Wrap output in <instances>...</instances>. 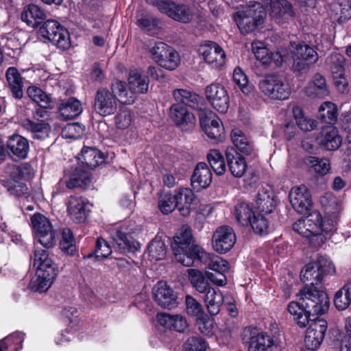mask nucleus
Segmentation results:
<instances>
[{
	"mask_svg": "<svg viewBox=\"0 0 351 351\" xmlns=\"http://www.w3.org/2000/svg\"><path fill=\"white\" fill-rule=\"evenodd\" d=\"M276 201L271 190L261 189L258 191L256 199V208L261 213L265 214L271 213L276 207Z\"/></svg>",
	"mask_w": 351,
	"mask_h": 351,
	"instance_id": "nucleus-35",
	"label": "nucleus"
},
{
	"mask_svg": "<svg viewBox=\"0 0 351 351\" xmlns=\"http://www.w3.org/2000/svg\"><path fill=\"white\" fill-rule=\"evenodd\" d=\"M171 248L176 261L186 267L202 262L207 256L202 247L194 243L191 229L181 230L173 238Z\"/></svg>",
	"mask_w": 351,
	"mask_h": 351,
	"instance_id": "nucleus-2",
	"label": "nucleus"
},
{
	"mask_svg": "<svg viewBox=\"0 0 351 351\" xmlns=\"http://www.w3.org/2000/svg\"><path fill=\"white\" fill-rule=\"evenodd\" d=\"M5 77L12 95L16 99H21L23 96V78L16 67H9L5 73Z\"/></svg>",
	"mask_w": 351,
	"mask_h": 351,
	"instance_id": "nucleus-36",
	"label": "nucleus"
},
{
	"mask_svg": "<svg viewBox=\"0 0 351 351\" xmlns=\"http://www.w3.org/2000/svg\"><path fill=\"white\" fill-rule=\"evenodd\" d=\"M149 256L155 261L162 260L167 254V247L162 239L156 236L148 245Z\"/></svg>",
	"mask_w": 351,
	"mask_h": 351,
	"instance_id": "nucleus-50",
	"label": "nucleus"
},
{
	"mask_svg": "<svg viewBox=\"0 0 351 351\" xmlns=\"http://www.w3.org/2000/svg\"><path fill=\"white\" fill-rule=\"evenodd\" d=\"M249 225L257 234L264 235L269 232V226L267 219L260 213L254 214Z\"/></svg>",
	"mask_w": 351,
	"mask_h": 351,
	"instance_id": "nucleus-56",
	"label": "nucleus"
},
{
	"mask_svg": "<svg viewBox=\"0 0 351 351\" xmlns=\"http://www.w3.org/2000/svg\"><path fill=\"white\" fill-rule=\"evenodd\" d=\"M7 149L12 155L19 159H25L29 152V142L23 136L14 134L10 136L6 142Z\"/></svg>",
	"mask_w": 351,
	"mask_h": 351,
	"instance_id": "nucleus-29",
	"label": "nucleus"
},
{
	"mask_svg": "<svg viewBox=\"0 0 351 351\" xmlns=\"http://www.w3.org/2000/svg\"><path fill=\"white\" fill-rule=\"evenodd\" d=\"M184 351H206V344L204 339L198 336H192L184 343Z\"/></svg>",
	"mask_w": 351,
	"mask_h": 351,
	"instance_id": "nucleus-60",
	"label": "nucleus"
},
{
	"mask_svg": "<svg viewBox=\"0 0 351 351\" xmlns=\"http://www.w3.org/2000/svg\"><path fill=\"white\" fill-rule=\"evenodd\" d=\"M128 87L133 93H146L149 88V80L142 76L138 70H131L128 74Z\"/></svg>",
	"mask_w": 351,
	"mask_h": 351,
	"instance_id": "nucleus-38",
	"label": "nucleus"
},
{
	"mask_svg": "<svg viewBox=\"0 0 351 351\" xmlns=\"http://www.w3.org/2000/svg\"><path fill=\"white\" fill-rule=\"evenodd\" d=\"M58 116L60 119L66 121L79 116L82 107L79 100L74 97L62 100L58 106Z\"/></svg>",
	"mask_w": 351,
	"mask_h": 351,
	"instance_id": "nucleus-30",
	"label": "nucleus"
},
{
	"mask_svg": "<svg viewBox=\"0 0 351 351\" xmlns=\"http://www.w3.org/2000/svg\"><path fill=\"white\" fill-rule=\"evenodd\" d=\"M208 162L214 171L218 175H223L226 169L224 158L221 153L217 149H212L207 154Z\"/></svg>",
	"mask_w": 351,
	"mask_h": 351,
	"instance_id": "nucleus-51",
	"label": "nucleus"
},
{
	"mask_svg": "<svg viewBox=\"0 0 351 351\" xmlns=\"http://www.w3.org/2000/svg\"><path fill=\"white\" fill-rule=\"evenodd\" d=\"M46 18L47 14L45 10L33 3L26 5L21 15V20L32 28L40 26Z\"/></svg>",
	"mask_w": 351,
	"mask_h": 351,
	"instance_id": "nucleus-26",
	"label": "nucleus"
},
{
	"mask_svg": "<svg viewBox=\"0 0 351 351\" xmlns=\"http://www.w3.org/2000/svg\"><path fill=\"white\" fill-rule=\"evenodd\" d=\"M204 293V302L208 313L211 315H217L224 301L222 293L219 290L211 288Z\"/></svg>",
	"mask_w": 351,
	"mask_h": 351,
	"instance_id": "nucleus-40",
	"label": "nucleus"
},
{
	"mask_svg": "<svg viewBox=\"0 0 351 351\" xmlns=\"http://www.w3.org/2000/svg\"><path fill=\"white\" fill-rule=\"evenodd\" d=\"M231 139L235 147L245 155L250 156L254 154V147L252 141L239 129L231 132Z\"/></svg>",
	"mask_w": 351,
	"mask_h": 351,
	"instance_id": "nucleus-37",
	"label": "nucleus"
},
{
	"mask_svg": "<svg viewBox=\"0 0 351 351\" xmlns=\"http://www.w3.org/2000/svg\"><path fill=\"white\" fill-rule=\"evenodd\" d=\"M266 5H269V14L278 23H285L295 17V11L288 0H261Z\"/></svg>",
	"mask_w": 351,
	"mask_h": 351,
	"instance_id": "nucleus-13",
	"label": "nucleus"
},
{
	"mask_svg": "<svg viewBox=\"0 0 351 351\" xmlns=\"http://www.w3.org/2000/svg\"><path fill=\"white\" fill-rule=\"evenodd\" d=\"M236 242V235L233 229L229 226L218 228L212 238L213 249L219 254L229 252Z\"/></svg>",
	"mask_w": 351,
	"mask_h": 351,
	"instance_id": "nucleus-17",
	"label": "nucleus"
},
{
	"mask_svg": "<svg viewBox=\"0 0 351 351\" xmlns=\"http://www.w3.org/2000/svg\"><path fill=\"white\" fill-rule=\"evenodd\" d=\"M291 45L293 57L300 58L313 63H316L318 60V54L313 47L304 42L294 45L291 43Z\"/></svg>",
	"mask_w": 351,
	"mask_h": 351,
	"instance_id": "nucleus-43",
	"label": "nucleus"
},
{
	"mask_svg": "<svg viewBox=\"0 0 351 351\" xmlns=\"http://www.w3.org/2000/svg\"><path fill=\"white\" fill-rule=\"evenodd\" d=\"M27 93L29 97L36 103L41 108H49L52 103L51 97L40 88L30 86Z\"/></svg>",
	"mask_w": 351,
	"mask_h": 351,
	"instance_id": "nucleus-49",
	"label": "nucleus"
},
{
	"mask_svg": "<svg viewBox=\"0 0 351 351\" xmlns=\"http://www.w3.org/2000/svg\"><path fill=\"white\" fill-rule=\"evenodd\" d=\"M292 226L294 231L305 237H310L313 235L312 227H310L308 221L304 220L303 218L298 219Z\"/></svg>",
	"mask_w": 351,
	"mask_h": 351,
	"instance_id": "nucleus-62",
	"label": "nucleus"
},
{
	"mask_svg": "<svg viewBox=\"0 0 351 351\" xmlns=\"http://www.w3.org/2000/svg\"><path fill=\"white\" fill-rule=\"evenodd\" d=\"M173 195L177 204L176 207L182 216H189L191 211L196 208L198 199L191 189H180Z\"/></svg>",
	"mask_w": 351,
	"mask_h": 351,
	"instance_id": "nucleus-22",
	"label": "nucleus"
},
{
	"mask_svg": "<svg viewBox=\"0 0 351 351\" xmlns=\"http://www.w3.org/2000/svg\"><path fill=\"white\" fill-rule=\"evenodd\" d=\"M153 297L162 308H173L178 306L176 293L166 282L160 281L153 288Z\"/></svg>",
	"mask_w": 351,
	"mask_h": 351,
	"instance_id": "nucleus-20",
	"label": "nucleus"
},
{
	"mask_svg": "<svg viewBox=\"0 0 351 351\" xmlns=\"http://www.w3.org/2000/svg\"><path fill=\"white\" fill-rule=\"evenodd\" d=\"M91 182L92 176L90 171L81 167H75L64 171L63 177L60 180L58 186L60 189L65 186L69 190H85Z\"/></svg>",
	"mask_w": 351,
	"mask_h": 351,
	"instance_id": "nucleus-10",
	"label": "nucleus"
},
{
	"mask_svg": "<svg viewBox=\"0 0 351 351\" xmlns=\"http://www.w3.org/2000/svg\"><path fill=\"white\" fill-rule=\"evenodd\" d=\"M293 209L300 214H306L312 206L311 195L304 185L291 188L289 195Z\"/></svg>",
	"mask_w": 351,
	"mask_h": 351,
	"instance_id": "nucleus-18",
	"label": "nucleus"
},
{
	"mask_svg": "<svg viewBox=\"0 0 351 351\" xmlns=\"http://www.w3.org/2000/svg\"><path fill=\"white\" fill-rule=\"evenodd\" d=\"M127 86L125 82L117 80L111 87L114 97L121 104L129 101Z\"/></svg>",
	"mask_w": 351,
	"mask_h": 351,
	"instance_id": "nucleus-59",
	"label": "nucleus"
},
{
	"mask_svg": "<svg viewBox=\"0 0 351 351\" xmlns=\"http://www.w3.org/2000/svg\"><path fill=\"white\" fill-rule=\"evenodd\" d=\"M31 224L33 232L43 247L51 248L56 245V232L47 217L40 213H36L31 217Z\"/></svg>",
	"mask_w": 351,
	"mask_h": 351,
	"instance_id": "nucleus-7",
	"label": "nucleus"
},
{
	"mask_svg": "<svg viewBox=\"0 0 351 351\" xmlns=\"http://www.w3.org/2000/svg\"><path fill=\"white\" fill-rule=\"evenodd\" d=\"M267 12L260 3H254L234 13L233 19L240 32L247 34L264 23Z\"/></svg>",
	"mask_w": 351,
	"mask_h": 351,
	"instance_id": "nucleus-4",
	"label": "nucleus"
},
{
	"mask_svg": "<svg viewBox=\"0 0 351 351\" xmlns=\"http://www.w3.org/2000/svg\"><path fill=\"white\" fill-rule=\"evenodd\" d=\"M296 296V301L289 303L287 311L301 328L306 326L312 317L323 315L329 308V298L326 292L315 293L309 289L300 290Z\"/></svg>",
	"mask_w": 351,
	"mask_h": 351,
	"instance_id": "nucleus-1",
	"label": "nucleus"
},
{
	"mask_svg": "<svg viewBox=\"0 0 351 351\" xmlns=\"http://www.w3.org/2000/svg\"><path fill=\"white\" fill-rule=\"evenodd\" d=\"M237 221L243 226H249L254 214H256L246 203H239L235 206L234 212Z\"/></svg>",
	"mask_w": 351,
	"mask_h": 351,
	"instance_id": "nucleus-52",
	"label": "nucleus"
},
{
	"mask_svg": "<svg viewBox=\"0 0 351 351\" xmlns=\"http://www.w3.org/2000/svg\"><path fill=\"white\" fill-rule=\"evenodd\" d=\"M226 157L231 174L236 178L242 177L247 167L245 158L234 149L227 150Z\"/></svg>",
	"mask_w": 351,
	"mask_h": 351,
	"instance_id": "nucleus-28",
	"label": "nucleus"
},
{
	"mask_svg": "<svg viewBox=\"0 0 351 351\" xmlns=\"http://www.w3.org/2000/svg\"><path fill=\"white\" fill-rule=\"evenodd\" d=\"M67 210L71 219L76 223L84 222L89 212L85 200L82 197L74 195L68 199Z\"/></svg>",
	"mask_w": 351,
	"mask_h": 351,
	"instance_id": "nucleus-24",
	"label": "nucleus"
},
{
	"mask_svg": "<svg viewBox=\"0 0 351 351\" xmlns=\"http://www.w3.org/2000/svg\"><path fill=\"white\" fill-rule=\"evenodd\" d=\"M109 256L110 244L103 237H99L96 240L94 251L84 256V258H94L96 261H102L107 259Z\"/></svg>",
	"mask_w": 351,
	"mask_h": 351,
	"instance_id": "nucleus-46",
	"label": "nucleus"
},
{
	"mask_svg": "<svg viewBox=\"0 0 351 351\" xmlns=\"http://www.w3.org/2000/svg\"><path fill=\"white\" fill-rule=\"evenodd\" d=\"M199 55L213 68H220L226 61V53L216 43L204 41L198 49Z\"/></svg>",
	"mask_w": 351,
	"mask_h": 351,
	"instance_id": "nucleus-14",
	"label": "nucleus"
},
{
	"mask_svg": "<svg viewBox=\"0 0 351 351\" xmlns=\"http://www.w3.org/2000/svg\"><path fill=\"white\" fill-rule=\"evenodd\" d=\"M77 158L89 169H95L104 162L106 156L95 147L84 146Z\"/></svg>",
	"mask_w": 351,
	"mask_h": 351,
	"instance_id": "nucleus-25",
	"label": "nucleus"
},
{
	"mask_svg": "<svg viewBox=\"0 0 351 351\" xmlns=\"http://www.w3.org/2000/svg\"><path fill=\"white\" fill-rule=\"evenodd\" d=\"M202 263L206 264L213 272L225 273L228 269V263L226 261L219 256H213L211 257L208 254Z\"/></svg>",
	"mask_w": 351,
	"mask_h": 351,
	"instance_id": "nucleus-57",
	"label": "nucleus"
},
{
	"mask_svg": "<svg viewBox=\"0 0 351 351\" xmlns=\"http://www.w3.org/2000/svg\"><path fill=\"white\" fill-rule=\"evenodd\" d=\"M34 267H36L37 270L45 271L49 270V268L58 270L56 265L49 258L47 251L43 249L34 251Z\"/></svg>",
	"mask_w": 351,
	"mask_h": 351,
	"instance_id": "nucleus-47",
	"label": "nucleus"
},
{
	"mask_svg": "<svg viewBox=\"0 0 351 351\" xmlns=\"http://www.w3.org/2000/svg\"><path fill=\"white\" fill-rule=\"evenodd\" d=\"M312 322L308 328L306 332L314 335L324 341L328 328V323L325 319L317 317L311 318Z\"/></svg>",
	"mask_w": 351,
	"mask_h": 351,
	"instance_id": "nucleus-54",
	"label": "nucleus"
},
{
	"mask_svg": "<svg viewBox=\"0 0 351 351\" xmlns=\"http://www.w3.org/2000/svg\"><path fill=\"white\" fill-rule=\"evenodd\" d=\"M341 210V204H339L336 198L332 197L329 199L325 206V217L324 218L321 217L319 232L322 231L326 233L335 232L337 229Z\"/></svg>",
	"mask_w": 351,
	"mask_h": 351,
	"instance_id": "nucleus-16",
	"label": "nucleus"
},
{
	"mask_svg": "<svg viewBox=\"0 0 351 351\" xmlns=\"http://www.w3.org/2000/svg\"><path fill=\"white\" fill-rule=\"evenodd\" d=\"M345 58L341 54L335 52L326 58L327 69L332 75H341L344 73Z\"/></svg>",
	"mask_w": 351,
	"mask_h": 351,
	"instance_id": "nucleus-53",
	"label": "nucleus"
},
{
	"mask_svg": "<svg viewBox=\"0 0 351 351\" xmlns=\"http://www.w3.org/2000/svg\"><path fill=\"white\" fill-rule=\"evenodd\" d=\"M200 125L207 136L217 142L222 141L225 136L224 128L221 120L213 111L206 109L198 113Z\"/></svg>",
	"mask_w": 351,
	"mask_h": 351,
	"instance_id": "nucleus-11",
	"label": "nucleus"
},
{
	"mask_svg": "<svg viewBox=\"0 0 351 351\" xmlns=\"http://www.w3.org/2000/svg\"><path fill=\"white\" fill-rule=\"evenodd\" d=\"M322 136L318 138L319 144L328 150L337 149L341 144V137L339 135L337 130L332 126L324 129Z\"/></svg>",
	"mask_w": 351,
	"mask_h": 351,
	"instance_id": "nucleus-34",
	"label": "nucleus"
},
{
	"mask_svg": "<svg viewBox=\"0 0 351 351\" xmlns=\"http://www.w3.org/2000/svg\"><path fill=\"white\" fill-rule=\"evenodd\" d=\"M304 162L308 167L310 171L319 176L326 175L330 169V164L327 158L308 156L304 158Z\"/></svg>",
	"mask_w": 351,
	"mask_h": 351,
	"instance_id": "nucleus-42",
	"label": "nucleus"
},
{
	"mask_svg": "<svg viewBox=\"0 0 351 351\" xmlns=\"http://www.w3.org/2000/svg\"><path fill=\"white\" fill-rule=\"evenodd\" d=\"M173 96L177 104L190 107L197 110V114L202 110H206L204 97L193 91L178 88L173 91Z\"/></svg>",
	"mask_w": 351,
	"mask_h": 351,
	"instance_id": "nucleus-21",
	"label": "nucleus"
},
{
	"mask_svg": "<svg viewBox=\"0 0 351 351\" xmlns=\"http://www.w3.org/2000/svg\"><path fill=\"white\" fill-rule=\"evenodd\" d=\"M333 302L339 311H344L351 305V280L335 293Z\"/></svg>",
	"mask_w": 351,
	"mask_h": 351,
	"instance_id": "nucleus-44",
	"label": "nucleus"
},
{
	"mask_svg": "<svg viewBox=\"0 0 351 351\" xmlns=\"http://www.w3.org/2000/svg\"><path fill=\"white\" fill-rule=\"evenodd\" d=\"M205 94L207 100L216 110L221 113L227 112L229 108V95L222 85L216 83L207 86Z\"/></svg>",
	"mask_w": 351,
	"mask_h": 351,
	"instance_id": "nucleus-15",
	"label": "nucleus"
},
{
	"mask_svg": "<svg viewBox=\"0 0 351 351\" xmlns=\"http://www.w3.org/2000/svg\"><path fill=\"white\" fill-rule=\"evenodd\" d=\"M259 88L267 96L274 99L285 100L291 95L289 84L278 74L267 75L259 82Z\"/></svg>",
	"mask_w": 351,
	"mask_h": 351,
	"instance_id": "nucleus-6",
	"label": "nucleus"
},
{
	"mask_svg": "<svg viewBox=\"0 0 351 351\" xmlns=\"http://www.w3.org/2000/svg\"><path fill=\"white\" fill-rule=\"evenodd\" d=\"M146 1L156 7L160 12L175 21L186 23L192 19L191 10L186 4L177 3L172 0H146Z\"/></svg>",
	"mask_w": 351,
	"mask_h": 351,
	"instance_id": "nucleus-8",
	"label": "nucleus"
},
{
	"mask_svg": "<svg viewBox=\"0 0 351 351\" xmlns=\"http://www.w3.org/2000/svg\"><path fill=\"white\" fill-rule=\"evenodd\" d=\"M186 312L188 315L197 319L205 314L204 308L200 302L190 295L185 297Z\"/></svg>",
	"mask_w": 351,
	"mask_h": 351,
	"instance_id": "nucleus-55",
	"label": "nucleus"
},
{
	"mask_svg": "<svg viewBox=\"0 0 351 351\" xmlns=\"http://www.w3.org/2000/svg\"><path fill=\"white\" fill-rule=\"evenodd\" d=\"M187 274L192 287L199 293H204L212 288L208 281L207 276H206L202 271L197 269H188Z\"/></svg>",
	"mask_w": 351,
	"mask_h": 351,
	"instance_id": "nucleus-41",
	"label": "nucleus"
},
{
	"mask_svg": "<svg viewBox=\"0 0 351 351\" xmlns=\"http://www.w3.org/2000/svg\"><path fill=\"white\" fill-rule=\"evenodd\" d=\"M176 203L173 194H165L159 200L158 206L164 214L171 213L176 207Z\"/></svg>",
	"mask_w": 351,
	"mask_h": 351,
	"instance_id": "nucleus-61",
	"label": "nucleus"
},
{
	"mask_svg": "<svg viewBox=\"0 0 351 351\" xmlns=\"http://www.w3.org/2000/svg\"><path fill=\"white\" fill-rule=\"evenodd\" d=\"M169 116L182 131H190L195 127V116L180 104H173L171 106Z\"/></svg>",
	"mask_w": 351,
	"mask_h": 351,
	"instance_id": "nucleus-19",
	"label": "nucleus"
},
{
	"mask_svg": "<svg viewBox=\"0 0 351 351\" xmlns=\"http://www.w3.org/2000/svg\"><path fill=\"white\" fill-rule=\"evenodd\" d=\"M153 60L161 67L169 71L175 70L180 64L178 53L163 42L155 43L150 49Z\"/></svg>",
	"mask_w": 351,
	"mask_h": 351,
	"instance_id": "nucleus-9",
	"label": "nucleus"
},
{
	"mask_svg": "<svg viewBox=\"0 0 351 351\" xmlns=\"http://www.w3.org/2000/svg\"><path fill=\"white\" fill-rule=\"evenodd\" d=\"M6 172L13 181L29 180L34 176L33 167L27 162L22 163L20 165H8Z\"/></svg>",
	"mask_w": 351,
	"mask_h": 351,
	"instance_id": "nucleus-39",
	"label": "nucleus"
},
{
	"mask_svg": "<svg viewBox=\"0 0 351 351\" xmlns=\"http://www.w3.org/2000/svg\"><path fill=\"white\" fill-rule=\"evenodd\" d=\"M25 125L32 133L33 138L38 139L47 137L51 129L49 123L44 121H33L27 120Z\"/></svg>",
	"mask_w": 351,
	"mask_h": 351,
	"instance_id": "nucleus-48",
	"label": "nucleus"
},
{
	"mask_svg": "<svg viewBox=\"0 0 351 351\" xmlns=\"http://www.w3.org/2000/svg\"><path fill=\"white\" fill-rule=\"evenodd\" d=\"M241 339L247 346L248 351H266L267 348L274 345L271 337L265 332H258L256 328L250 327L243 329Z\"/></svg>",
	"mask_w": 351,
	"mask_h": 351,
	"instance_id": "nucleus-12",
	"label": "nucleus"
},
{
	"mask_svg": "<svg viewBox=\"0 0 351 351\" xmlns=\"http://www.w3.org/2000/svg\"><path fill=\"white\" fill-rule=\"evenodd\" d=\"M335 271L332 263L326 257L319 256L315 261L306 264L301 271V280L305 283L302 290H311L315 293L324 292L315 285L320 283L324 276Z\"/></svg>",
	"mask_w": 351,
	"mask_h": 351,
	"instance_id": "nucleus-3",
	"label": "nucleus"
},
{
	"mask_svg": "<svg viewBox=\"0 0 351 351\" xmlns=\"http://www.w3.org/2000/svg\"><path fill=\"white\" fill-rule=\"evenodd\" d=\"M111 244L114 249L119 250L125 253H134L140 248V244L138 241L134 240L132 236L120 230H117L116 236L111 241Z\"/></svg>",
	"mask_w": 351,
	"mask_h": 351,
	"instance_id": "nucleus-32",
	"label": "nucleus"
},
{
	"mask_svg": "<svg viewBox=\"0 0 351 351\" xmlns=\"http://www.w3.org/2000/svg\"><path fill=\"white\" fill-rule=\"evenodd\" d=\"M305 94L311 97L325 99L330 95L326 78L320 73H316L304 89Z\"/></svg>",
	"mask_w": 351,
	"mask_h": 351,
	"instance_id": "nucleus-27",
	"label": "nucleus"
},
{
	"mask_svg": "<svg viewBox=\"0 0 351 351\" xmlns=\"http://www.w3.org/2000/svg\"><path fill=\"white\" fill-rule=\"evenodd\" d=\"M58 274V270L49 269V270H37L36 279L31 281V289L39 293L45 292L51 285Z\"/></svg>",
	"mask_w": 351,
	"mask_h": 351,
	"instance_id": "nucleus-31",
	"label": "nucleus"
},
{
	"mask_svg": "<svg viewBox=\"0 0 351 351\" xmlns=\"http://www.w3.org/2000/svg\"><path fill=\"white\" fill-rule=\"evenodd\" d=\"M197 324L202 333L209 335L211 334L213 326V319L209 317L206 314L202 315L196 319Z\"/></svg>",
	"mask_w": 351,
	"mask_h": 351,
	"instance_id": "nucleus-63",
	"label": "nucleus"
},
{
	"mask_svg": "<svg viewBox=\"0 0 351 351\" xmlns=\"http://www.w3.org/2000/svg\"><path fill=\"white\" fill-rule=\"evenodd\" d=\"M213 180L212 172L205 162H199L196 165L191 178L192 188L196 191L208 188Z\"/></svg>",
	"mask_w": 351,
	"mask_h": 351,
	"instance_id": "nucleus-23",
	"label": "nucleus"
},
{
	"mask_svg": "<svg viewBox=\"0 0 351 351\" xmlns=\"http://www.w3.org/2000/svg\"><path fill=\"white\" fill-rule=\"evenodd\" d=\"M95 110L102 117L110 114V92L106 88H99L95 98Z\"/></svg>",
	"mask_w": 351,
	"mask_h": 351,
	"instance_id": "nucleus-45",
	"label": "nucleus"
},
{
	"mask_svg": "<svg viewBox=\"0 0 351 351\" xmlns=\"http://www.w3.org/2000/svg\"><path fill=\"white\" fill-rule=\"evenodd\" d=\"M156 319L160 325L177 332H182L187 327L186 318L180 315L158 313Z\"/></svg>",
	"mask_w": 351,
	"mask_h": 351,
	"instance_id": "nucleus-33",
	"label": "nucleus"
},
{
	"mask_svg": "<svg viewBox=\"0 0 351 351\" xmlns=\"http://www.w3.org/2000/svg\"><path fill=\"white\" fill-rule=\"evenodd\" d=\"M38 33L62 50L68 49L71 46L68 30L56 20L44 21L39 27Z\"/></svg>",
	"mask_w": 351,
	"mask_h": 351,
	"instance_id": "nucleus-5",
	"label": "nucleus"
},
{
	"mask_svg": "<svg viewBox=\"0 0 351 351\" xmlns=\"http://www.w3.org/2000/svg\"><path fill=\"white\" fill-rule=\"evenodd\" d=\"M3 185L11 195L16 197L28 195L29 193V189L26 184L20 181L3 180Z\"/></svg>",
	"mask_w": 351,
	"mask_h": 351,
	"instance_id": "nucleus-58",
	"label": "nucleus"
},
{
	"mask_svg": "<svg viewBox=\"0 0 351 351\" xmlns=\"http://www.w3.org/2000/svg\"><path fill=\"white\" fill-rule=\"evenodd\" d=\"M137 24L145 31H152L157 26V20L151 15L145 14L138 19Z\"/></svg>",
	"mask_w": 351,
	"mask_h": 351,
	"instance_id": "nucleus-64",
	"label": "nucleus"
}]
</instances>
